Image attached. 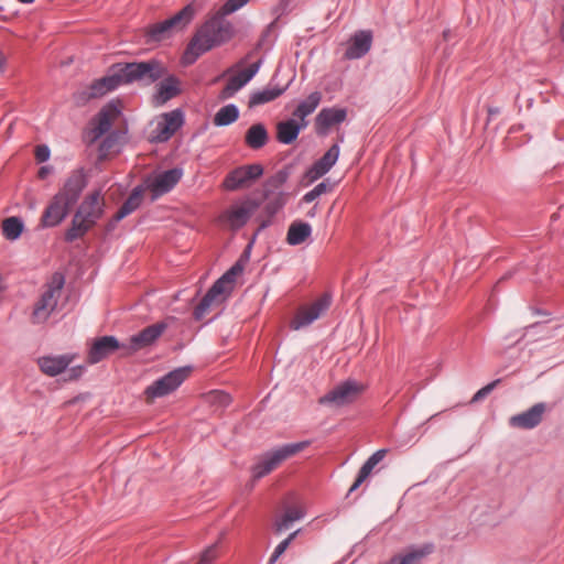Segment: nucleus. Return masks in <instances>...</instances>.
Segmentation results:
<instances>
[{"label":"nucleus","instance_id":"nucleus-40","mask_svg":"<svg viewBox=\"0 0 564 564\" xmlns=\"http://www.w3.org/2000/svg\"><path fill=\"white\" fill-rule=\"evenodd\" d=\"M286 204V194L279 192L278 195L265 205V210L269 215H274Z\"/></svg>","mask_w":564,"mask_h":564},{"label":"nucleus","instance_id":"nucleus-6","mask_svg":"<svg viewBox=\"0 0 564 564\" xmlns=\"http://www.w3.org/2000/svg\"><path fill=\"white\" fill-rule=\"evenodd\" d=\"M64 284L65 276L59 272H55L50 282L46 283L45 290L34 305L32 313L34 323H43L48 319L57 306Z\"/></svg>","mask_w":564,"mask_h":564},{"label":"nucleus","instance_id":"nucleus-41","mask_svg":"<svg viewBox=\"0 0 564 564\" xmlns=\"http://www.w3.org/2000/svg\"><path fill=\"white\" fill-rule=\"evenodd\" d=\"M209 401L213 404L219 405L221 408L228 406L231 402V397L224 391H213L209 394Z\"/></svg>","mask_w":564,"mask_h":564},{"label":"nucleus","instance_id":"nucleus-13","mask_svg":"<svg viewBox=\"0 0 564 564\" xmlns=\"http://www.w3.org/2000/svg\"><path fill=\"white\" fill-rule=\"evenodd\" d=\"M258 207L259 204L256 200L247 199L242 203L231 205L223 213L220 219L226 223L231 230H238L248 223Z\"/></svg>","mask_w":564,"mask_h":564},{"label":"nucleus","instance_id":"nucleus-24","mask_svg":"<svg viewBox=\"0 0 564 564\" xmlns=\"http://www.w3.org/2000/svg\"><path fill=\"white\" fill-rule=\"evenodd\" d=\"M308 126V122H297V120L290 118L276 123V140L282 144L293 143L300 132Z\"/></svg>","mask_w":564,"mask_h":564},{"label":"nucleus","instance_id":"nucleus-45","mask_svg":"<svg viewBox=\"0 0 564 564\" xmlns=\"http://www.w3.org/2000/svg\"><path fill=\"white\" fill-rule=\"evenodd\" d=\"M284 514L291 519V521L295 522L304 518L305 512L300 507H290L284 511Z\"/></svg>","mask_w":564,"mask_h":564},{"label":"nucleus","instance_id":"nucleus-25","mask_svg":"<svg viewBox=\"0 0 564 564\" xmlns=\"http://www.w3.org/2000/svg\"><path fill=\"white\" fill-rule=\"evenodd\" d=\"M180 93V80L177 77L171 75L158 85L156 93L153 96V101L156 106H163Z\"/></svg>","mask_w":564,"mask_h":564},{"label":"nucleus","instance_id":"nucleus-39","mask_svg":"<svg viewBox=\"0 0 564 564\" xmlns=\"http://www.w3.org/2000/svg\"><path fill=\"white\" fill-rule=\"evenodd\" d=\"M219 556V543L216 542L206 547L199 556L197 564H214Z\"/></svg>","mask_w":564,"mask_h":564},{"label":"nucleus","instance_id":"nucleus-50","mask_svg":"<svg viewBox=\"0 0 564 564\" xmlns=\"http://www.w3.org/2000/svg\"><path fill=\"white\" fill-rule=\"evenodd\" d=\"M499 112H500L499 108H495V107H489L488 108V113H489L490 117L496 116Z\"/></svg>","mask_w":564,"mask_h":564},{"label":"nucleus","instance_id":"nucleus-44","mask_svg":"<svg viewBox=\"0 0 564 564\" xmlns=\"http://www.w3.org/2000/svg\"><path fill=\"white\" fill-rule=\"evenodd\" d=\"M51 150L46 144H40L35 148V159L39 163L46 162L50 159Z\"/></svg>","mask_w":564,"mask_h":564},{"label":"nucleus","instance_id":"nucleus-26","mask_svg":"<svg viewBox=\"0 0 564 564\" xmlns=\"http://www.w3.org/2000/svg\"><path fill=\"white\" fill-rule=\"evenodd\" d=\"M288 85L279 87L278 85L269 83L264 88L254 90L250 94L248 106L249 108H254L271 102L283 95Z\"/></svg>","mask_w":564,"mask_h":564},{"label":"nucleus","instance_id":"nucleus-54","mask_svg":"<svg viewBox=\"0 0 564 564\" xmlns=\"http://www.w3.org/2000/svg\"><path fill=\"white\" fill-rule=\"evenodd\" d=\"M19 1L22 3L30 4V3H33L35 0H19Z\"/></svg>","mask_w":564,"mask_h":564},{"label":"nucleus","instance_id":"nucleus-48","mask_svg":"<svg viewBox=\"0 0 564 564\" xmlns=\"http://www.w3.org/2000/svg\"><path fill=\"white\" fill-rule=\"evenodd\" d=\"M85 368L83 366L72 367L67 373L69 380H76L82 377Z\"/></svg>","mask_w":564,"mask_h":564},{"label":"nucleus","instance_id":"nucleus-17","mask_svg":"<svg viewBox=\"0 0 564 564\" xmlns=\"http://www.w3.org/2000/svg\"><path fill=\"white\" fill-rule=\"evenodd\" d=\"M261 61L252 63L248 68L239 70L237 74L229 77L226 86L219 93L220 100L232 98L242 87H245L259 72Z\"/></svg>","mask_w":564,"mask_h":564},{"label":"nucleus","instance_id":"nucleus-32","mask_svg":"<svg viewBox=\"0 0 564 564\" xmlns=\"http://www.w3.org/2000/svg\"><path fill=\"white\" fill-rule=\"evenodd\" d=\"M142 202V188L140 186H137L132 189L131 194L128 196V198L123 202L121 207L118 209L116 215L113 216V221L119 223L124 217L133 213L135 209H138Z\"/></svg>","mask_w":564,"mask_h":564},{"label":"nucleus","instance_id":"nucleus-36","mask_svg":"<svg viewBox=\"0 0 564 564\" xmlns=\"http://www.w3.org/2000/svg\"><path fill=\"white\" fill-rule=\"evenodd\" d=\"M111 128V118L107 110H101L96 119V124L93 129L95 138H100Z\"/></svg>","mask_w":564,"mask_h":564},{"label":"nucleus","instance_id":"nucleus-18","mask_svg":"<svg viewBox=\"0 0 564 564\" xmlns=\"http://www.w3.org/2000/svg\"><path fill=\"white\" fill-rule=\"evenodd\" d=\"M339 145L333 144L325 154L315 161L305 172L303 178L306 181V185L314 183L336 164L339 156Z\"/></svg>","mask_w":564,"mask_h":564},{"label":"nucleus","instance_id":"nucleus-12","mask_svg":"<svg viewBox=\"0 0 564 564\" xmlns=\"http://www.w3.org/2000/svg\"><path fill=\"white\" fill-rule=\"evenodd\" d=\"M261 164H248L232 170L224 181V187L228 191H237L248 187L252 182L262 176Z\"/></svg>","mask_w":564,"mask_h":564},{"label":"nucleus","instance_id":"nucleus-9","mask_svg":"<svg viewBox=\"0 0 564 564\" xmlns=\"http://www.w3.org/2000/svg\"><path fill=\"white\" fill-rule=\"evenodd\" d=\"M167 325L163 322L150 325L132 335L122 346V357H129L153 345L164 333Z\"/></svg>","mask_w":564,"mask_h":564},{"label":"nucleus","instance_id":"nucleus-11","mask_svg":"<svg viewBox=\"0 0 564 564\" xmlns=\"http://www.w3.org/2000/svg\"><path fill=\"white\" fill-rule=\"evenodd\" d=\"M330 303V295L324 294L311 305L300 308L294 318L291 321V328L299 330L310 326L329 308Z\"/></svg>","mask_w":564,"mask_h":564},{"label":"nucleus","instance_id":"nucleus-37","mask_svg":"<svg viewBox=\"0 0 564 564\" xmlns=\"http://www.w3.org/2000/svg\"><path fill=\"white\" fill-rule=\"evenodd\" d=\"M290 173L286 170L278 171L273 176L267 181L265 197L269 196L270 189L281 188L289 180Z\"/></svg>","mask_w":564,"mask_h":564},{"label":"nucleus","instance_id":"nucleus-16","mask_svg":"<svg viewBox=\"0 0 564 564\" xmlns=\"http://www.w3.org/2000/svg\"><path fill=\"white\" fill-rule=\"evenodd\" d=\"M232 284H230L224 275L217 279L204 297L200 300L198 305L194 308L193 315L196 321H200L205 314L209 311L213 303L219 301L220 296L228 294Z\"/></svg>","mask_w":564,"mask_h":564},{"label":"nucleus","instance_id":"nucleus-49","mask_svg":"<svg viewBox=\"0 0 564 564\" xmlns=\"http://www.w3.org/2000/svg\"><path fill=\"white\" fill-rule=\"evenodd\" d=\"M50 172V167L48 166H42L39 171V176L41 178H44Z\"/></svg>","mask_w":564,"mask_h":564},{"label":"nucleus","instance_id":"nucleus-53","mask_svg":"<svg viewBox=\"0 0 564 564\" xmlns=\"http://www.w3.org/2000/svg\"><path fill=\"white\" fill-rule=\"evenodd\" d=\"M4 282L3 279L0 276V293L4 290Z\"/></svg>","mask_w":564,"mask_h":564},{"label":"nucleus","instance_id":"nucleus-15","mask_svg":"<svg viewBox=\"0 0 564 564\" xmlns=\"http://www.w3.org/2000/svg\"><path fill=\"white\" fill-rule=\"evenodd\" d=\"M184 123V113L181 109H175L162 115L161 120L156 122L152 131V140L155 142H166Z\"/></svg>","mask_w":564,"mask_h":564},{"label":"nucleus","instance_id":"nucleus-38","mask_svg":"<svg viewBox=\"0 0 564 564\" xmlns=\"http://www.w3.org/2000/svg\"><path fill=\"white\" fill-rule=\"evenodd\" d=\"M299 532H300V530L292 532L291 534H289V536L286 539H284L276 545V547L274 549V551L269 560V564H274L279 560V557L286 551V549L289 547L291 542L295 539V536L299 534Z\"/></svg>","mask_w":564,"mask_h":564},{"label":"nucleus","instance_id":"nucleus-51","mask_svg":"<svg viewBox=\"0 0 564 564\" xmlns=\"http://www.w3.org/2000/svg\"><path fill=\"white\" fill-rule=\"evenodd\" d=\"M6 59L2 54H0V72L4 69Z\"/></svg>","mask_w":564,"mask_h":564},{"label":"nucleus","instance_id":"nucleus-2","mask_svg":"<svg viewBox=\"0 0 564 564\" xmlns=\"http://www.w3.org/2000/svg\"><path fill=\"white\" fill-rule=\"evenodd\" d=\"M227 7L226 1L196 30L183 54L184 64H194L203 54L229 42L234 37V24L226 17L235 11H229Z\"/></svg>","mask_w":564,"mask_h":564},{"label":"nucleus","instance_id":"nucleus-21","mask_svg":"<svg viewBox=\"0 0 564 564\" xmlns=\"http://www.w3.org/2000/svg\"><path fill=\"white\" fill-rule=\"evenodd\" d=\"M75 355L64 354L58 356H43L37 359V365L43 373L56 377L64 372L73 362Z\"/></svg>","mask_w":564,"mask_h":564},{"label":"nucleus","instance_id":"nucleus-14","mask_svg":"<svg viewBox=\"0 0 564 564\" xmlns=\"http://www.w3.org/2000/svg\"><path fill=\"white\" fill-rule=\"evenodd\" d=\"M361 391L362 387L355 380H346L323 395L319 403L343 406L354 402Z\"/></svg>","mask_w":564,"mask_h":564},{"label":"nucleus","instance_id":"nucleus-8","mask_svg":"<svg viewBox=\"0 0 564 564\" xmlns=\"http://www.w3.org/2000/svg\"><path fill=\"white\" fill-rule=\"evenodd\" d=\"M191 372V366L178 367L154 380L144 389L143 393L147 401L152 402L175 392L189 377Z\"/></svg>","mask_w":564,"mask_h":564},{"label":"nucleus","instance_id":"nucleus-7","mask_svg":"<svg viewBox=\"0 0 564 564\" xmlns=\"http://www.w3.org/2000/svg\"><path fill=\"white\" fill-rule=\"evenodd\" d=\"M194 17V7L187 4L171 18L150 25L147 31V36L149 41L152 42L165 40L174 33L183 31L193 21Z\"/></svg>","mask_w":564,"mask_h":564},{"label":"nucleus","instance_id":"nucleus-34","mask_svg":"<svg viewBox=\"0 0 564 564\" xmlns=\"http://www.w3.org/2000/svg\"><path fill=\"white\" fill-rule=\"evenodd\" d=\"M24 229V224L19 217L6 218L2 223V234L8 240H17Z\"/></svg>","mask_w":564,"mask_h":564},{"label":"nucleus","instance_id":"nucleus-30","mask_svg":"<svg viewBox=\"0 0 564 564\" xmlns=\"http://www.w3.org/2000/svg\"><path fill=\"white\" fill-rule=\"evenodd\" d=\"M268 140H269L268 130L263 123L252 124L247 130L246 135H245L246 144L253 150L263 148L268 143Z\"/></svg>","mask_w":564,"mask_h":564},{"label":"nucleus","instance_id":"nucleus-28","mask_svg":"<svg viewBox=\"0 0 564 564\" xmlns=\"http://www.w3.org/2000/svg\"><path fill=\"white\" fill-rule=\"evenodd\" d=\"M388 449L381 448L375 452L360 467L357 478L348 490V494L357 490L362 482L370 476L372 469L384 458Z\"/></svg>","mask_w":564,"mask_h":564},{"label":"nucleus","instance_id":"nucleus-22","mask_svg":"<svg viewBox=\"0 0 564 564\" xmlns=\"http://www.w3.org/2000/svg\"><path fill=\"white\" fill-rule=\"evenodd\" d=\"M347 110L344 108H323L315 119L316 131L318 134H326L328 129L346 120Z\"/></svg>","mask_w":564,"mask_h":564},{"label":"nucleus","instance_id":"nucleus-29","mask_svg":"<svg viewBox=\"0 0 564 564\" xmlns=\"http://www.w3.org/2000/svg\"><path fill=\"white\" fill-rule=\"evenodd\" d=\"M322 95L319 91L311 93L304 100L300 101L293 111V119L297 122H308L306 117L312 115L321 104Z\"/></svg>","mask_w":564,"mask_h":564},{"label":"nucleus","instance_id":"nucleus-19","mask_svg":"<svg viewBox=\"0 0 564 564\" xmlns=\"http://www.w3.org/2000/svg\"><path fill=\"white\" fill-rule=\"evenodd\" d=\"M547 410V405L544 402H539L532 405L527 411L519 414L512 415L509 419V424L512 427L521 430H532L536 427L543 420V416Z\"/></svg>","mask_w":564,"mask_h":564},{"label":"nucleus","instance_id":"nucleus-33","mask_svg":"<svg viewBox=\"0 0 564 564\" xmlns=\"http://www.w3.org/2000/svg\"><path fill=\"white\" fill-rule=\"evenodd\" d=\"M239 118V109L235 104H228L221 107L214 116L213 123L216 127H226Z\"/></svg>","mask_w":564,"mask_h":564},{"label":"nucleus","instance_id":"nucleus-31","mask_svg":"<svg viewBox=\"0 0 564 564\" xmlns=\"http://www.w3.org/2000/svg\"><path fill=\"white\" fill-rule=\"evenodd\" d=\"M312 235V226L304 221H293L286 234V242L290 246L303 243Z\"/></svg>","mask_w":564,"mask_h":564},{"label":"nucleus","instance_id":"nucleus-27","mask_svg":"<svg viewBox=\"0 0 564 564\" xmlns=\"http://www.w3.org/2000/svg\"><path fill=\"white\" fill-rule=\"evenodd\" d=\"M433 547V544L411 547L406 553L397 554L381 564H419L426 555L432 553Z\"/></svg>","mask_w":564,"mask_h":564},{"label":"nucleus","instance_id":"nucleus-1","mask_svg":"<svg viewBox=\"0 0 564 564\" xmlns=\"http://www.w3.org/2000/svg\"><path fill=\"white\" fill-rule=\"evenodd\" d=\"M166 72L163 64L151 58L142 62L116 63L110 66L106 76L94 80L83 91L85 99L99 98L122 85L142 83L151 85L162 78Z\"/></svg>","mask_w":564,"mask_h":564},{"label":"nucleus","instance_id":"nucleus-4","mask_svg":"<svg viewBox=\"0 0 564 564\" xmlns=\"http://www.w3.org/2000/svg\"><path fill=\"white\" fill-rule=\"evenodd\" d=\"M105 199L100 189L89 193L75 212L70 227L65 231L66 242H73L84 237L102 217Z\"/></svg>","mask_w":564,"mask_h":564},{"label":"nucleus","instance_id":"nucleus-52","mask_svg":"<svg viewBox=\"0 0 564 564\" xmlns=\"http://www.w3.org/2000/svg\"><path fill=\"white\" fill-rule=\"evenodd\" d=\"M316 214V206H314L308 213H307V216L308 217H314Z\"/></svg>","mask_w":564,"mask_h":564},{"label":"nucleus","instance_id":"nucleus-42","mask_svg":"<svg viewBox=\"0 0 564 564\" xmlns=\"http://www.w3.org/2000/svg\"><path fill=\"white\" fill-rule=\"evenodd\" d=\"M500 382V379L494 380L492 382L486 384L481 389H479L471 398V403H477L484 400L489 393L496 388V386Z\"/></svg>","mask_w":564,"mask_h":564},{"label":"nucleus","instance_id":"nucleus-3","mask_svg":"<svg viewBox=\"0 0 564 564\" xmlns=\"http://www.w3.org/2000/svg\"><path fill=\"white\" fill-rule=\"evenodd\" d=\"M87 185L83 170L73 171L63 187L53 196L44 209L40 226L52 228L58 226L68 216L70 208L77 203Z\"/></svg>","mask_w":564,"mask_h":564},{"label":"nucleus","instance_id":"nucleus-35","mask_svg":"<svg viewBox=\"0 0 564 564\" xmlns=\"http://www.w3.org/2000/svg\"><path fill=\"white\" fill-rule=\"evenodd\" d=\"M334 188V184L329 182V180H325L321 183H318L314 188L308 191L304 194L302 197V202L305 204H310L317 199L323 194L332 192Z\"/></svg>","mask_w":564,"mask_h":564},{"label":"nucleus","instance_id":"nucleus-46","mask_svg":"<svg viewBox=\"0 0 564 564\" xmlns=\"http://www.w3.org/2000/svg\"><path fill=\"white\" fill-rule=\"evenodd\" d=\"M242 272V267L239 263H235L228 271H226L223 275L225 279L234 285L236 276Z\"/></svg>","mask_w":564,"mask_h":564},{"label":"nucleus","instance_id":"nucleus-20","mask_svg":"<svg viewBox=\"0 0 564 564\" xmlns=\"http://www.w3.org/2000/svg\"><path fill=\"white\" fill-rule=\"evenodd\" d=\"M123 343L115 336H102L94 341L88 352L89 364H97L116 350L122 351Z\"/></svg>","mask_w":564,"mask_h":564},{"label":"nucleus","instance_id":"nucleus-23","mask_svg":"<svg viewBox=\"0 0 564 564\" xmlns=\"http://www.w3.org/2000/svg\"><path fill=\"white\" fill-rule=\"evenodd\" d=\"M372 34L370 31H359L354 34L349 46L345 52L348 59H358L365 56L371 48Z\"/></svg>","mask_w":564,"mask_h":564},{"label":"nucleus","instance_id":"nucleus-5","mask_svg":"<svg viewBox=\"0 0 564 564\" xmlns=\"http://www.w3.org/2000/svg\"><path fill=\"white\" fill-rule=\"evenodd\" d=\"M310 445L308 441L289 443L264 453L251 467L253 480H259L274 470L282 462L302 452Z\"/></svg>","mask_w":564,"mask_h":564},{"label":"nucleus","instance_id":"nucleus-47","mask_svg":"<svg viewBox=\"0 0 564 564\" xmlns=\"http://www.w3.org/2000/svg\"><path fill=\"white\" fill-rule=\"evenodd\" d=\"M249 0H227V9L230 11H238L243 6H246Z\"/></svg>","mask_w":564,"mask_h":564},{"label":"nucleus","instance_id":"nucleus-56","mask_svg":"<svg viewBox=\"0 0 564 564\" xmlns=\"http://www.w3.org/2000/svg\"><path fill=\"white\" fill-rule=\"evenodd\" d=\"M448 36V32L444 31V37L446 39Z\"/></svg>","mask_w":564,"mask_h":564},{"label":"nucleus","instance_id":"nucleus-55","mask_svg":"<svg viewBox=\"0 0 564 564\" xmlns=\"http://www.w3.org/2000/svg\"><path fill=\"white\" fill-rule=\"evenodd\" d=\"M265 227H267V224H265V223H263V224L261 225V227L259 228V230H260V229H263V228H265Z\"/></svg>","mask_w":564,"mask_h":564},{"label":"nucleus","instance_id":"nucleus-43","mask_svg":"<svg viewBox=\"0 0 564 564\" xmlns=\"http://www.w3.org/2000/svg\"><path fill=\"white\" fill-rule=\"evenodd\" d=\"M294 522L291 521L286 514H282L278 517L274 521V530L276 533H282L283 531L290 529Z\"/></svg>","mask_w":564,"mask_h":564},{"label":"nucleus","instance_id":"nucleus-10","mask_svg":"<svg viewBox=\"0 0 564 564\" xmlns=\"http://www.w3.org/2000/svg\"><path fill=\"white\" fill-rule=\"evenodd\" d=\"M182 176L183 170L181 167H173L148 177L145 186L151 192V199L156 200L162 195L171 192L181 181Z\"/></svg>","mask_w":564,"mask_h":564}]
</instances>
